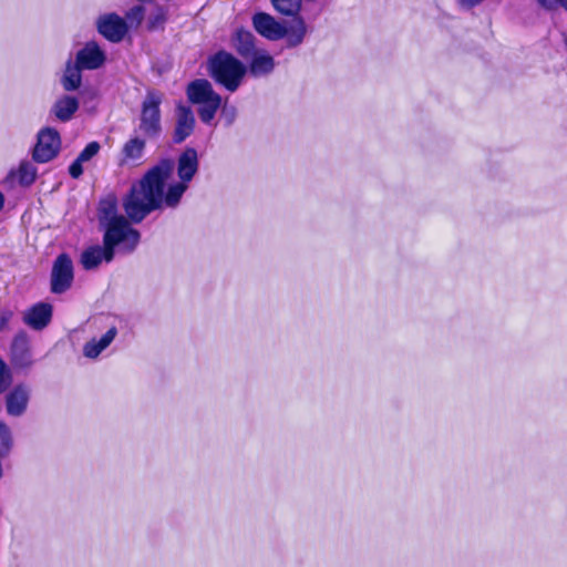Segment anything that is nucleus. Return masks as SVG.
Wrapping results in <instances>:
<instances>
[{
  "label": "nucleus",
  "instance_id": "2eb2a0df",
  "mask_svg": "<svg viewBox=\"0 0 567 567\" xmlns=\"http://www.w3.org/2000/svg\"><path fill=\"white\" fill-rule=\"evenodd\" d=\"M198 154L193 147H187L179 155L177 162V175L181 182L188 184L198 171Z\"/></svg>",
  "mask_w": 567,
  "mask_h": 567
},
{
  "label": "nucleus",
  "instance_id": "412c9836",
  "mask_svg": "<svg viewBox=\"0 0 567 567\" xmlns=\"http://www.w3.org/2000/svg\"><path fill=\"white\" fill-rule=\"evenodd\" d=\"M233 44L237 53L244 59L250 58V55L257 51L255 47V37L247 30H238L233 39Z\"/></svg>",
  "mask_w": 567,
  "mask_h": 567
},
{
  "label": "nucleus",
  "instance_id": "1a4fd4ad",
  "mask_svg": "<svg viewBox=\"0 0 567 567\" xmlns=\"http://www.w3.org/2000/svg\"><path fill=\"white\" fill-rule=\"evenodd\" d=\"M96 29L110 42L118 43L127 33V23L117 13H105L97 18Z\"/></svg>",
  "mask_w": 567,
  "mask_h": 567
},
{
  "label": "nucleus",
  "instance_id": "4468645a",
  "mask_svg": "<svg viewBox=\"0 0 567 567\" xmlns=\"http://www.w3.org/2000/svg\"><path fill=\"white\" fill-rule=\"evenodd\" d=\"M52 307L49 303L39 302L23 313V322L34 330L44 329L51 321Z\"/></svg>",
  "mask_w": 567,
  "mask_h": 567
},
{
  "label": "nucleus",
  "instance_id": "423d86ee",
  "mask_svg": "<svg viewBox=\"0 0 567 567\" xmlns=\"http://www.w3.org/2000/svg\"><path fill=\"white\" fill-rule=\"evenodd\" d=\"M162 95L156 91H148L142 104L140 131L150 138H156L162 132L161 110Z\"/></svg>",
  "mask_w": 567,
  "mask_h": 567
},
{
  "label": "nucleus",
  "instance_id": "a211bd4d",
  "mask_svg": "<svg viewBox=\"0 0 567 567\" xmlns=\"http://www.w3.org/2000/svg\"><path fill=\"white\" fill-rule=\"evenodd\" d=\"M250 63L247 72L255 76H264L270 74L275 69L274 58L265 51H256L250 55Z\"/></svg>",
  "mask_w": 567,
  "mask_h": 567
},
{
  "label": "nucleus",
  "instance_id": "cd10ccee",
  "mask_svg": "<svg viewBox=\"0 0 567 567\" xmlns=\"http://www.w3.org/2000/svg\"><path fill=\"white\" fill-rule=\"evenodd\" d=\"M13 441L9 426L0 421V455H7L11 447Z\"/></svg>",
  "mask_w": 567,
  "mask_h": 567
},
{
  "label": "nucleus",
  "instance_id": "f257e3e1",
  "mask_svg": "<svg viewBox=\"0 0 567 567\" xmlns=\"http://www.w3.org/2000/svg\"><path fill=\"white\" fill-rule=\"evenodd\" d=\"M173 171L174 162L164 158L150 168L143 178L131 187L130 193L123 200V208L131 221L138 224L148 214L163 208V206L175 208L179 204L188 184L179 181L169 185L167 192H164Z\"/></svg>",
  "mask_w": 567,
  "mask_h": 567
},
{
  "label": "nucleus",
  "instance_id": "7ed1b4c3",
  "mask_svg": "<svg viewBox=\"0 0 567 567\" xmlns=\"http://www.w3.org/2000/svg\"><path fill=\"white\" fill-rule=\"evenodd\" d=\"M207 71L217 84L234 93L243 84L247 66L231 53L220 50L208 58Z\"/></svg>",
  "mask_w": 567,
  "mask_h": 567
},
{
  "label": "nucleus",
  "instance_id": "b1692460",
  "mask_svg": "<svg viewBox=\"0 0 567 567\" xmlns=\"http://www.w3.org/2000/svg\"><path fill=\"white\" fill-rule=\"evenodd\" d=\"M19 184L22 186H30L37 177V168L30 162H22L17 172Z\"/></svg>",
  "mask_w": 567,
  "mask_h": 567
},
{
  "label": "nucleus",
  "instance_id": "f3484780",
  "mask_svg": "<svg viewBox=\"0 0 567 567\" xmlns=\"http://www.w3.org/2000/svg\"><path fill=\"white\" fill-rule=\"evenodd\" d=\"M117 329L111 327L100 339H91L83 346V354L89 359H96L115 339Z\"/></svg>",
  "mask_w": 567,
  "mask_h": 567
},
{
  "label": "nucleus",
  "instance_id": "39448f33",
  "mask_svg": "<svg viewBox=\"0 0 567 567\" xmlns=\"http://www.w3.org/2000/svg\"><path fill=\"white\" fill-rule=\"evenodd\" d=\"M118 252L131 254L134 250H127L125 248V241L112 237V234L103 235V246L94 245L83 250L81 254V264L85 270H93L97 268L102 261L110 262L114 259L115 249Z\"/></svg>",
  "mask_w": 567,
  "mask_h": 567
},
{
  "label": "nucleus",
  "instance_id": "f704fd0d",
  "mask_svg": "<svg viewBox=\"0 0 567 567\" xmlns=\"http://www.w3.org/2000/svg\"><path fill=\"white\" fill-rule=\"evenodd\" d=\"M554 1H555V0H537L538 4H539L540 7H543V6H550V4H553V3H554Z\"/></svg>",
  "mask_w": 567,
  "mask_h": 567
},
{
  "label": "nucleus",
  "instance_id": "c85d7f7f",
  "mask_svg": "<svg viewBox=\"0 0 567 567\" xmlns=\"http://www.w3.org/2000/svg\"><path fill=\"white\" fill-rule=\"evenodd\" d=\"M100 151V144L97 142L89 143L84 150L79 154L78 158L83 163L90 161Z\"/></svg>",
  "mask_w": 567,
  "mask_h": 567
},
{
  "label": "nucleus",
  "instance_id": "0eeeda50",
  "mask_svg": "<svg viewBox=\"0 0 567 567\" xmlns=\"http://www.w3.org/2000/svg\"><path fill=\"white\" fill-rule=\"evenodd\" d=\"M74 268L73 261L68 254H60L51 270V291L53 293H63L69 290L73 284Z\"/></svg>",
  "mask_w": 567,
  "mask_h": 567
},
{
  "label": "nucleus",
  "instance_id": "bb28decb",
  "mask_svg": "<svg viewBox=\"0 0 567 567\" xmlns=\"http://www.w3.org/2000/svg\"><path fill=\"white\" fill-rule=\"evenodd\" d=\"M271 2L275 9L285 16H293L300 7V0H271Z\"/></svg>",
  "mask_w": 567,
  "mask_h": 567
},
{
  "label": "nucleus",
  "instance_id": "2f4dec72",
  "mask_svg": "<svg viewBox=\"0 0 567 567\" xmlns=\"http://www.w3.org/2000/svg\"><path fill=\"white\" fill-rule=\"evenodd\" d=\"M82 161H80L78 157L70 165L69 167V174L73 178H79L83 174V167H82Z\"/></svg>",
  "mask_w": 567,
  "mask_h": 567
},
{
  "label": "nucleus",
  "instance_id": "f03ea898",
  "mask_svg": "<svg viewBox=\"0 0 567 567\" xmlns=\"http://www.w3.org/2000/svg\"><path fill=\"white\" fill-rule=\"evenodd\" d=\"M97 220L104 234H112V237L124 240L127 250H135L141 235L140 231L130 226L128 220L117 212V198L114 194H107L100 199L97 206Z\"/></svg>",
  "mask_w": 567,
  "mask_h": 567
},
{
  "label": "nucleus",
  "instance_id": "dca6fc26",
  "mask_svg": "<svg viewBox=\"0 0 567 567\" xmlns=\"http://www.w3.org/2000/svg\"><path fill=\"white\" fill-rule=\"evenodd\" d=\"M80 106L78 97L64 94L56 99L51 107V114L60 122H69L76 113Z\"/></svg>",
  "mask_w": 567,
  "mask_h": 567
},
{
  "label": "nucleus",
  "instance_id": "a878e982",
  "mask_svg": "<svg viewBox=\"0 0 567 567\" xmlns=\"http://www.w3.org/2000/svg\"><path fill=\"white\" fill-rule=\"evenodd\" d=\"M145 17V9L141 4L132 7L128 11L125 13V18H123L127 23L128 28H138L144 20Z\"/></svg>",
  "mask_w": 567,
  "mask_h": 567
},
{
  "label": "nucleus",
  "instance_id": "72a5a7b5",
  "mask_svg": "<svg viewBox=\"0 0 567 567\" xmlns=\"http://www.w3.org/2000/svg\"><path fill=\"white\" fill-rule=\"evenodd\" d=\"M483 0H458V2L461 3L462 7H465V8H473L477 4H480Z\"/></svg>",
  "mask_w": 567,
  "mask_h": 567
},
{
  "label": "nucleus",
  "instance_id": "c9c22d12",
  "mask_svg": "<svg viewBox=\"0 0 567 567\" xmlns=\"http://www.w3.org/2000/svg\"><path fill=\"white\" fill-rule=\"evenodd\" d=\"M3 205H4V196H3V194L0 192V210L3 208Z\"/></svg>",
  "mask_w": 567,
  "mask_h": 567
},
{
  "label": "nucleus",
  "instance_id": "ddd939ff",
  "mask_svg": "<svg viewBox=\"0 0 567 567\" xmlns=\"http://www.w3.org/2000/svg\"><path fill=\"white\" fill-rule=\"evenodd\" d=\"M11 361L19 368H27L32 363L29 337L24 331L18 332L12 340Z\"/></svg>",
  "mask_w": 567,
  "mask_h": 567
},
{
  "label": "nucleus",
  "instance_id": "f8f14e48",
  "mask_svg": "<svg viewBox=\"0 0 567 567\" xmlns=\"http://www.w3.org/2000/svg\"><path fill=\"white\" fill-rule=\"evenodd\" d=\"M252 25L260 35L271 41L279 40L287 33V29L284 25L265 12L254 14Z\"/></svg>",
  "mask_w": 567,
  "mask_h": 567
},
{
  "label": "nucleus",
  "instance_id": "4be33fe9",
  "mask_svg": "<svg viewBox=\"0 0 567 567\" xmlns=\"http://www.w3.org/2000/svg\"><path fill=\"white\" fill-rule=\"evenodd\" d=\"M29 402L28 392H8L6 396V406L8 414L12 416L21 415Z\"/></svg>",
  "mask_w": 567,
  "mask_h": 567
},
{
  "label": "nucleus",
  "instance_id": "473e14b6",
  "mask_svg": "<svg viewBox=\"0 0 567 567\" xmlns=\"http://www.w3.org/2000/svg\"><path fill=\"white\" fill-rule=\"evenodd\" d=\"M558 6H561L563 8H565L567 10V0H555L553 4L543 6V8L547 9V10H553V9H556Z\"/></svg>",
  "mask_w": 567,
  "mask_h": 567
},
{
  "label": "nucleus",
  "instance_id": "9d476101",
  "mask_svg": "<svg viewBox=\"0 0 567 567\" xmlns=\"http://www.w3.org/2000/svg\"><path fill=\"white\" fill-rule=\"evenodd\" d=\"M83 71L97 70L106 61L105 52L95 41H89L80 49L73 60Z\"/></svg>",
  "mask_w": 567,
  "mask_h": 567
},
{
  "label": "nucleus",
  "instance_id": "5701e85b",
  "mask_svg": "<svg viewBox=\"0 0 567 567\" xmlns=\"http://www.w3.org/2000/svg\"><path fill=\"white\" fill-rule=\"evenodd\" d=\"M307 32V27L305 21L300 18L295 21L292 25H290L289 29H287V33L285 37H287V44L290 48L298 47L302 43L305 35Z\"/></svg>",
  "mask_w": 567,
  "mask_h": 567
},
{
  "label": "nucleus",
  "instance_id": "9b49d317",
  "mask_svg": "<svg viewBox=\"0 0 567 567\" xmlns=\"http://www.w3.org/2000/svg\"><path fill=\"white\" fill-rule=\"evenodd\" d=\"M175 117L173 142L175 144H181L193 134L196 120L192 109L184 104H178L176 106Z\"/></svg>",
  "mask_w": 567,
  "mask_h": 567
},
{
  "label": "nucleus",
  "instance_id": "c756f323",
  "mask_svg": "<svg viewBox=\"0 0 567 567\" xmlns=\"http://www.w3.org/2000/svg\"><path fill=\"white\" fill-rule=\"evenodd\" d=\"M11 372L7 364L0 359V390H6L10 384Z\"/></svg>",
  "mask_w": 567,
  "mask_h": 567
},
{
  "label": "nucleus",
  "instance_id": "20e7f679",
  "mask_svg": "<svg viewBox=\"0 0 567 567\" xmlns=\"http://www.w3.org/2000/svg\"><path fill=\"white\" fill-rule=\"evenodd\" d=\"M186 94L193 104H200L198 115L203 123L210 124L221 105V96L214 91L212 83L206 79L192 81Z\"/></svg>",
  "mask_w": 567,
  "mask_h": 567
},
{
  "label": "nucleus",
  "instance_id": "6ab92c4d",
  "mask_svg": "<svg viewBox=\"0 0 567 567\" xmlns=\"http://www.w3.org/2000/svg\"><path fill=\"white\" fill-rule=\"evenodd\" d=\"M82 69L73 61L69 59L65 62V68L61 76V85L65 92L76 91L82 84Z\"/></svg>",
  "mask_w": 567,
  "mask_h": 567
},
{
  "label": "nucleus",
  "instance_id": "7c9ffc66",
  "mask_svg": "<svg viewBox=\"0 0 567 567\" xmlns=\"http://www.w3.org/2000/svg\"><path fill=\"white\" fill-rule=\"evenodd\" d=\"M13 317V311L10 309L0 310V331L8 329V324Z\"/></svg>",
  "mask_w": 567,
  "mask_h": 567
},
{
  "label": "nucleus",
  "instance_id": "393cba45",
  "mask_svg": "<svg viewBox=\"0 0 567 567\" xmlns=\"http://www.w3.org/2000/svg\"><path fill=\"white\" fill-rule=\"evenodd\" d=\"M166 22V10L161 6H155L147 19V29L155 31L162 29Z\"/></svg>",
  "mask_w": 567,
  "mask_h": 567
},
{
  "label": "nucleus",
  "instance_id": "6e6552de",
  "mask_svg": "<svg viewBox=\"0 0 567 567\" xmlns=\"http://www.w3.org/2000/svg\"><path fill=\"white\" fill-rule=\"evenodd\" d=\"M61 137L56 130L42 128L38 133V142L33 150V159L38 163H47L53 159L60 151Z\"/></svg>",
  "mask_w": 567,
  "mask_h": 567
},
{
  "label": "nucleus",
  "instance_id": "aec40b11",
  "mask_svg": "<svg viewBox=\"0 0 567 567\" xmlns=\"http://www.w3.org/2000/svg\"><path fill=\"white\" fill-rule=\"evenodd\" d=\"M145 141L138 136L131 137L122 147V164L136 163L145 151Z\"/></svg>",
  "mask_w": 567,
  "mask_h": 567
}]
</instances>
